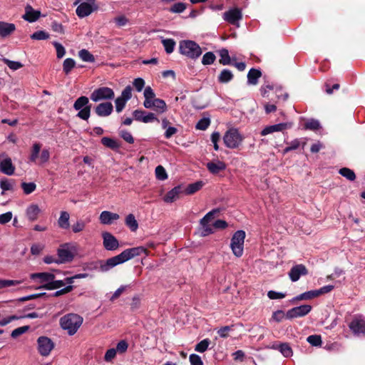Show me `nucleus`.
<instances>
[{
	"mask_svg": "<svg viewBox=\"0 0 365 365\" xmlns=\"http://www.w3.org/2000/svg\"><path fill=\"white\" fill-rule=\"evenodd\" d=\"M38 351L43 356H47L54 348V343L47 336H40L37 339Z\"/></svg>",
	"mask_w": 365,
	"mask_h": 365,
	"instance_id": "nucleus-9",
	"label": "nucleus"
},
{
	"mask_svg": "<svg viewBox=\"0 0 365 365\" xmlns=\"http://www.w3.org/2000/svg\"><path fill=\"white\" fill-rule=\"evenodd\" d=\"M179 52L191 59H197L202 54L200 46L194 41L182 40L179 43Z\"/></svg>",
	"mask_w": 365,
	"mask_h": 365,
	"instance_id": "nucleus-3",
	"label": "nucleus"
},
{
	"mask_svg": "<svg viewBox=\"0 0 365 365\" xmlns=\"http://www.w3.org/2000/svg\"><path fill=\"white\" fill-rule=\"evenodd\" d=\"M189 360L191 365H203L201 357L195 354H192L189 356Z\"/></svg>",
	"mask_w": 365,
	"mask_h": 365,
	"instance_id": "nucleus-64",
	"label": "nucleus"
},
{
	"mask_svg": "<svg viewBox=\"0 0 365 365\" xmlns=\"http://www.w3.org/2000/svg\"><path fill=\"white\" fill-rule=\"evenodd\" d=\"M16 26L14 24L0 21V36L6 37L15 31Z\"/></svg>",
	"mask_w": 365,
	"mask_h": 365,
	"instance_id": "nucleus-28",
	"label": "nucleus"
},
{
	"mask_svg": "<svg viewBox=\"0 0 365 365\" xmlns=\"http://www.w3.org/2000/svg\"><path fill=\"white\" fill-rule=\"evenodd\" d=\"M242 140L241 135L235 128L228 130L224 135L223 141L225 145L230 148H235L239 146Z\"/></svg>",
	"mask_w": 365,
	"mask_h": 365,
	"instance_id": "nucleus-8",
	"label": "nucleus"
},
{
	"mask_svg": "<svg viewBox=\"0 0 365 365\" xmlns=\"http://www.w3.org/2000/svg\"><path fill=\"white\" fill-rule=\"evenodd\" d=\"M30 277L34 280L38 279L40 283H45V284H48L51 283L52 279H55V275L49 272H38L31 274Z\"/></svg>",
	"mask_w": 365,
	"mask_h": 365,
	"instance_id": "nucleus-23",
	"label": "nucleus"
},
{
	"mask_svg": "<svg viewBox=\"0 0 365 365\" xmlns=\"http://www.w3.org/2000/svg\"><path fill=\"white\" fill-rule=\"evenodd\" d=\"M81 0H76L74 2V5H79L77 6L76 9V15L79 18H84L90 14H91L93 11H96L98 9V6L96 4V0H86V1L80 3Z\"/></svg>",
	"mask_w": 365,
	"mask_h": 365,
	"instance_id": "nucleus-5",
	"label": "nucleus"
},
{
	"mask_svg": "<svg viewBox=\"0 0 365 365\" xmlns=\"http://www.w3.org/2000/svg\"><path fill=\"white\" fill-rule=\"evenodd\" d=\"M153 108L155 111L160 113H163L167 110V105L165 102L160 98H155L151 101L150 108Z\"/></svg>",
	"mask_w": 365,
	"mask_h": 365,
	"instance_id": "nucleus-31",
	"label": "nucleus"
},
{
	"mask_svg": "<svg viewBox=\"0 0 365 365\" xmlns=\"http://www.w3.org/2000/svg\"><path fill=\"white\" fill-rule=\"evenodd\" d=\"M133 115L135 120L145 123H152L155 120L159 122V120L154 113H147L143 110H135L133 112Z\"/></svg>",
	"mask_w": 365,
	"mask_h": 365,
	"instance_id": "nucleus-14",
	"label": "nucleus"
},
{
	"mask_svg": "<svg viewBox=\"0 0 365 365\" xmlns=\"http://www.w3.org/2000/svg\"><path fill=\"white\" fill-rule=\"evenodd\" d=\"M220 60L219 62L223 66L231 65L232 59L229 55V51L227 48H222L219 51Z\"/></svg>",
	"mask_w": 365,
	"mask_h": 365,
	"instance_id": "nucleus-34",
	"label": "nucleus"
},
{
	"mask_svg": "<svg viewBox=\"0 0 365 365\" xmlns=\"http://www.w3.org/2000/svg\"><path fill=\"white\" fill-rule=\"evenodd\" d=\"M41 148V145L40 143H36L34 144L31 153L30 160H36L38 158Z\"/></svg>",
	"mask_w": 365,
	"mask_h": 365,
	"instance_id": "nucleus-60",
	"label": "nucleus"
},
{
	"mask_svg": "<svg viewBox=\"0 0 365 365\" xmlns=\"http://www.w3.org/2000/svg\"><path fill=\"white\" fill-rule=\"evenodd\" d=\"M120 218L117 213L111 212L110 211H103L99 216V220L103 225H111L115 220Z\"/></svg>",
	"mask_w": 365,
	"mask_h": 365,
	"instance_id": "nucleus-22",
	"label": "nucleus"
},
{
	"mask_svg": "<svg viewBox=\"0 0 365 365\" xmlns=\"http://www.w3.org/2000/svg\"><path fill=\"white\" fill-rule=\"evenodd\" d=\"M57 253L60 264L71 262L74 257V254L71 250V247L67 243L61 245Z\"/></svg>",
	"mask_w": 365,
	"mask_h": 365,
	"instance_id": "nucleus-13",
	"label": "nucleus"
},
{
	"mask_svg": "<svg viewBox=\"0 0 365 365\" xmlns=\"http://www.w3.org/2000/svg\"><path fill=\"white\" fill-rule=\"evenodd\" d=\"M242 19V11L238 8L230 9L223 14V19L229 24L240 26L239 21Z\"/></svg>",
	"mask_w": 365,
	"mask_h": 365,
	"instance_id": "nucleus-10",
	"label": "nucleus"
},
{
	"mask_svg": "<svg viewBox=\"0 0 365 365\" xmlns=\"http://www.w3.org/2000/svg\"><path fill=\"white\" fill-rule=\"evenodd\" d=\"M210 344L209 339H205L195 345V350L200 353L205 352Z\"/></svg>",
	"mask_w": 365,
	"mask_h": 365,
	"instance_id": "nucleus-44",
	"label": "nucleus"
},
{
	"mask_svg": "<svg viewBox=\"0 0 365 365\" xmlns=\"http://www.w3.org/2000/svg\"><path fill=\"white\" fill-rule=\"evenodd\" d=\"M94 110L98 116L107 117L112 113L113 106L110 102L101 103L96 106Z\"/></svg>",
	"mask_w": 365,
	"mask_h": 365,
	"instance_id": "nucleus-19",
	"label": "nucleus"
},
{
	"mask_svg": "<svg viewBox=\"0 0 365 365\" xmlns=\"http://www.w3.org/2000/svg\"><path fill=\"white\" fill-rule=\"evenodd\" d=\"M307 341L312 346H318L322 344V338L319 335H310L307 337Z\"/></svg>",
	"mask_w": 365,
	"mask_h": 365,
	"instance_id": "nucleus-56",
	"label": "nucleus"
},
{
	"mask_svg": "<svg viewBox=\"0 0 365 365\" xmlns=\"http://www.w3.org/2000/svg\"><path fill=\"white\" fill-rule=\"evenodd\" d=\"M73 108L78 110L76 116L80 119L88 120L91 115V105L89 103V99L86 96L78 98L73 104Z\"/></svg>",
	"mask_w": 365,
	"mask_h": 365,
	"instance_id": "nucleus-4",
	"label": "nucleus"
},
{
	"mask_svg": "<svg viewBox=\"0 0 365 365\" xmlns=\"http://www.w3.org/2000/svg\"><path fill=\"white\" fill-rule=\"evenodd\" d=\"M219 212L220 210L218 209H214L210 211L200 220V224H209V222L213 219L215 215H216Z\"/></svg>",
	"mask_w": 365,
	"mask_h": 365,
	"instance_id": "nucleus-52",
	"label": "nucleus"
},
{
	"mask_svg": "<svg viewBox=\"0 0 365 365\" xmlns=\"http://www.w3.org/2000/svg\"><path fill=\"white\" fill-rule=\"evenodd\" d=\"M339 173L340 175L350 181H354L356 179V175L354 172L348 168H341Z\"/></svg>",
	"mask_w": 365,
	"mask_h": 365,
	"instance_id": "nucleus-41",
	"label": "nucleus"
},
{
	"mask_svg": "<svg viewBox=\"0 0 365 365\" xmlns=\"http://www.w3.org/2000/svg\"><path fill=\"white\" fill-rule=\"evenodd\" d=\"M147 250L143 247H136L127 249L120 254L108 259L106 261L99 260L91 263L90 269L96 270L101 272H107L114 267L122 264L136 256L145 253Z\"/></svg>",
	"mask_w": 365,
	"mask_h": 365,
	"instance_id": "nucleus-1",
	"label": "nucleus"
},
{
	"mask_svg": "<svg viewBox=\"0 0 365 365\" xmlns=\"http://www.w3.org/2000/svg\"><path fill=\"white\" fill-rule=\"evenodd\" d=\"M76 66V61L71 58H67L63 63V71L66 75H68L71 70Z\"/></svg>",
	"mask_w": 365,
	"mask_h": 365,
	"instance_id": "nucleus-39",
	"label": "nucleus"
},
{
	"mask_svg": "<svg viewBox=\"0 0 365 365\" xmlns=\"http://www.w3.org/2000/svg\"><path fill=\"white\" fill-rule=\"evenodd\" d=\"M180 195H184L183 185H179L168 191L164 196L163 200L167 203H172L180 198Z\"/></svg>",
	"mask_w": 365,
	"mask_h": 365,
	"instance_id": "nucleus-15",
	"label": "nucleus"
},
{
	"mask_svg": "<svg viewBox=\"0 0 365 365\" xmlns=\"http://www.w3.org/2000/svg\"><path fill=\"white\" fill-rule=\"evenodd\" d=\"M278 349L282 354L285 357H289L292 355V349L287 343H283L279 345Z\"/></svg>",
	"mask_w": 365,
	"mask_h": 365,
	"instance_id": "nucleus-47",
	"label": "nucleus"
},
{
	"mask_svg": "<svg viewBox=\"0 0 365 365\" xmlns=\"http://www.w3.org/2000/svg\"><path fill=\"white\" fill-rule=\"evenodd\" d=\"M70 214L67 211H61L57 223L59 228L68 230L70 228Z\"/></svg>",
	"mask_w": 365,
	"mask_h": 365,
	"instance_id": "nucleus-25",
	"label": "nucleus"
},
{
	"mask_svg": "<svg viewBox=\"0 0 365 365\" xmlns=\"http://www.w3.org/2000/svg\"><path fill=\"white\" fill-rule=\"evenodd\" d=\"M216 57L214 53L209 51L205 53L202 58V63L203 65H210L214 63L215 61Z\"/></svg>",
	"mask_w": 365,
	"mask_h": 365,
	"instance_id": "nucleus-46",
	"label": "nucleus"
},
{
	"mask_svg": "<svg viewBox=\"0 0 365 365\" xmlns=\"http://www.w3.org/2000/svg\"><path fill=\"white\" fill-rule=\"evenodd\" d=\"M128 101L118 97L115 101V110L120 113L125 108Z\"/></svg>",
	"mask_w": 365,
	"mask_h": 365,
	"instance_id": "nucleus-62",
	"label": "nucleus"
},
{
	"mask_svg": "<svg viewBox=\"0 0 365 365\" xmlns=\"http://www.w3.org/2000/svg\"><path fill=\"white\" fill-rule=\"evenodd\" d=\"M41 16L40 11L34 10L33 7L27 4L25 7V14L23 15L22 18L30 23L36 21Z\"/></svg>",
	"mask_w": 365,
	"mask_h": 365,
	"instance_id": "nucleus-20",
	"label": "nucleus"
},
{
	"mask_svg": "<svg viewBox=\"0 0 365 365\" xmlns=\"http://www.w3.org/2000/svg\"><path fill=\"white\" fill-rule=\"evenodd\" d=\"M205 185L202 180H198L187 185H183V192L185 195H191L200 190Z\"/></svg>",
	"mask_w": 365,
	"mask_h": 365,
	"instance_id": "nucleus-21",
	"label": "nucleus"
},
{
	"mask_svg": "<svg viewBox=\"0 0 365 365\" xmlns=\"http://www.w3.org/2000/svg\"><path fill=\"white\" fill-rule=\"evenodd\" d=\"M86 227V222L82 220H77L73 225H72V231L74 233H78L80 232H82Z\"/></svg>",
	"mask_w": 365,
	"mask_h": 365,
	"instance_id": "nucleus-54",
	"label": "nucleus"
},
{
	"mask_svg": "<svg viewBox=\"0 0 365 365\" xmlns=\"http://www.w3.org/2000/svg\"><path fill=\"white\" fill-rule=\"evenodd\" d=\"M101 143L104 146L111 149H116L119 147L118 143L115 140L109 137H103L101 139Z\"/></svg>",
	"mask_w": 365,
	"mask_h": 365,
	"instance_id": "nucleus-40",
	"label": "nucleus"
},
{
	"mask_svg": "<svg viewBox=\"0 0 365 365\" xmlns=\"http://www.w3.org/2000/svg\"><path fill=\"white\" fill-rule=\"evenodd\" d=\"M129 285H121L110 297V300L113 302L116 299H118L128 288H129Z\"/></svg>",
	"mask_w": 365,
	"mask_h": 365,
	"instance_id": "nucleus-61",
	"label": "nucleus"
},
{
	"mask_svg": "<svg viewBox=\"0 0 365 365\" xmlns=\"http://www.w3.org/2000/svg\"><path fill=\"white\" fill-rule=\"evenodd\" d=\"M245 235V231L237 230L234 233L231 239V250L234 255L237 257H241L243 254Z\"/></svg>",
	"mask_w": 365,
	"mask_h": 365,
	"instance_id": "nucleus-6",
	"label": "nucleus"
},
{
	"mask_svg": "<svg viewBox=\"0 0 365 365\" xmlns=\"http://www.w3.org/2000/svg\"><path fill=\"white\" fill-rule=\"evenodd\" d=\"M120 136L127 143L132 144L134 143V138L131 133L125 130H122L119 133Z\"/></svg>",
	"mask_w": 365,
	"mask_h": 365,
	"instance_id": "nucleus-59",
	"label": "nucleus"
},
{
	"mask_svg": "<svg viewBox=\"0 0 365 365\" xmlns=\"http://www.w3.org/2000/svg\"><path fill=\"white\" fill-rule=\"evenodd\" d=\"M49 38V34L44 31H38L34 32L31 38L34 40H46Z\"/></svg>",
	"mask_w": 365,
	"mask_h": 365,
	"instance_id": "nucleus-55",
	"label": "nucleus"
},
{
	"mask_svg": "<svg viewBox=\"0 0 365 365\" xmlns=\"http://www.w3.org/2000/svg\"><path fill=\"white\" fill-rule=\"evenodd\" d=\"M143 95L145 98L143 106L145 108H150L151 101L156 98L155 93L151 87L147 86L144 90Z\"/></svg>",
	"mask_w": 365,
	"mask_h": 365,
	"instance_id": "nucleus-29",
	"label": "nucleus"
},
{
	"mask_svg": "<svg viewBox=\"0 0 365 365\" xmlns=\"http://www.w3.org/2000/svg\"><path fill=\"white\" fill-rule=\"evenodd\" d=\"M125 225L130 229L131 231L135 232L138 228V224L133 214H129L125 218Z\"/></svg>",
	"mask_w": 365,
	"mask_h": 365,
	"instance_id": "nucleus-36",
	"label": "nucleus"
},
{
	"mask_svg": "<svg viewBox=\"0 0 365 365\" xmlns=\"http://www.w3.org/2000/svg\"><path fill=\"white\" fill-rule=\"evenodd\" d=\"M262 72L259 69L251 68L247 73V83L250 85H257L258 79L261 77Z\"/></svg>",
	"mask_w": 365,
	"mask_h": 365,
	"instance_id": "nucleus-30",
	"label": "nucleus"
},
{
	"mask_svg": "<svg viewBox=\"0 0 365 365\" xmlns=\"http://www.w3.org/2000/svg\"><path fill=\"white\" fill-rule=\"evenodd\" d=\"M21 187L24 190V194L29 195L32 193L36 188V185L34 182H22Z\"/></svg>",
	"mask_w": 365,
	"mask_h": 365,
	"instance_id": "nucleus-50",
	"label": "nucleus"
},
{
	"mask_svg": "<svg viewBox=\"0 0 365 365\" xmlns=\"http://www.w3.org/2000/svg\"><path fill=\"white\" fill-rule=\"evenodd\" d=\"M78 56L84 62L93 63L95 61L94 56L86 49L80 50Z\"/></svg>",
	"mask_w": 365,
	"mask_h": 365,
	"instance_id": "nucleus-38",
	"label": "nucleus"
},
{
	"mask_svg": "<svg viewBox=\"0 0 365 365\" xmlns=\"http://www.w3.org/2000/svg\"><path fill=\"white\" fill-rule=\"evenodd\" d=\"M312 310V306L304 304L289 309L286 313V318L292 319L297 317H302L308 314Z\"/></svg>",
	"mask_w": 365,
	"mask_h": 365,
	"instance_id": "nucleus-11",
	"label": "nucleus"
},
{
	"mask_svg": "<svg viewBox=\"0 0 365 365\" xmlns=\"http://www.w3.org/2000/svg\"><path fill=\"white\" fill-rule=\"evenodd\" d=\"M320 123L316 119H309L304 124V128L310 130H317L320 128Z\"/></svg>",
	"mask_w": 365,
	"mask_h": 365,
	"instance_id": "nucleus-43",
	"label": "nucleus"
},
{
	"mask_svg": "<svg viewBox=\"0 0 365 365\" xmlns=\"http://www.w3.org/2000/svg\"><path fill=\"white\" fill-rule=\"evenodd\" d=\"M0 171L7 175H12L15 172V166L11 161H0Z\"/></svg>",
	"mask_w": 365,
	"mask_h": 365,
	"instance_id": "nucleus-32",
	"label": "nucleus"
},
{
	"mask_svg": "<svg viewBox=\"0 0 365 365\" xmlns=\"http://www.w3.org/2000/svg\"><path fill=\"white\" fill-rule=\"evenodd\" d=\"M103 246L107 250H115L119 247V243L115 237L108 232L102 234Z\"/></svg>",
	"mask_w": 365,
	"mask_h": 365,
	"instance_id": "nucleus-16",
	"label": "nucleus"
},
{
	"mask_svg": "<svg viewBox=\"0 0 365 365\" xmlns=\"http://www.w3.org/2000/svg\"><path fill=\"white\" fill-rule=\"evenodd\" d=\"M128 347V342L125 340H121L117 344L116 348L115 349L116 350V352L123 354L127 351Z\"/></svg>",
	"mask_w": 365,
	"mask_h": 365,
	"instance_id": "nucleus-63",
	"label": "nucleus"
},
{
	"mask_svg": "<svg viewBox=\"0 0 365 365\" xmlns=\"http://www.w3.org/2000/svg\"><path fill=\"white\" fill-rule=\"evenodd\" d=\"M3 62L13 71H16L23 67V64L19 61H11L8 58H4Z\"/></svg>",
	"mask_w": 365,
	"mask_h": 365,
	"instance_id": "nucleus-45",
	"label": "nucleus"
},
{
	"mask_svg": "<svg viewBox=\"0 0 365 365\" xmlns=\"http://www.w3.org/2000/svg\"><path fill=\"white\" fill-rule=\"evenodd\" d=\"M64 285H65L64 281L55 280V279H53L51 281V283H49L48 284H44L43 286V287L46 289H48V290H52V289L61 288V287H63Z\"/></svg>",
	"mask_w": 365,
	"mask_h": 365,
	"instance_id": "nucleus-42",
	"label": "nucleus"
},
{
	"mask_svg": "<svg viewBox=\"0 0 365 365\" xmlns=\"http://www.w3.org/2000/svg\"><path fill=\"white\" fill-rule=\"evenodd\" d=\"M293 123L291 122L280 123L274 125H267L261 130L260 135L262 136H265L275 132H284L286 130L290 129Z\"/></svg>",
	"mask_w": 365,
	"mask_h": 365,
	"instance_id": "nucleus-12",
	"label": "nucleus"
},
{
	"mask_svg": "<svg viewBox=\"0 0 365 365\" xmlns=\"http://www.w3.org/2000/svg\"><path fill=\"white\" fill-rule=\"evenodd\" d=\"M114 97L113 90L105 86L95 89L90 96L91 100L93 102L113 100Z\"/></svg>",
	"mask_w": 365,
	"mask_h": 365,
	"instance_id": "nucleus-7",
	"label": "nucleus"
},
{
	"mask_svg": "<svg viewBox=\"0 0 365 365\" xmlns=\"http://www.w3.org/2000/svg\"><path fill=\"white\" fill-rule=\"evenodd\" d=\"M83 319L81 316L69 313L61 317L59 324L62 329L65 330L69 336L74 335L81 327Z\"/></svg>",
	"mask_w": 365,
	"mask_h": 365,
	"instance_id": "nucleus-2",
	"label": "nucleus"
},
{
	"mask_svg": "<svg viewBox=\"0 0 365 365\" xmlns=\"http://www.w3.org/2000/svg\"><path fill=\"white\" fill-rule=\"evenodd\" d=\"M317 297V293L316 290H311L308 292H305L293 299V301H299V300H307L313 298Z\"/></svg>",
	"mask_w": 365,
	"mask_h": 365,
	"instance_id": "nucleus-37",
	"label": "nucleus"
},
{
	"mask_svg": "<svg viewBox=\"0 0 365 365\" xmlns=\"http://www.w3.org/2000/svg\"><path fill=\"white\" fill-rule=\"evenodd\" d=\"M219 212L220 210L218 209H214L210 211L200 220V224H209V222L213 219L215 215H216Z\"/></svg>",
	"mask_w": 365,
	"mask_h": 365,
	"instance_id": "nucleus-53",
	"label": "nucleus"
},
{
	"mask_svg": "<svg viewBox=\"0 0 365 365\" xmlns=\"http://www.w3.org/2000/svg\"><path fill=\"white\" fill-rule=\"evenodd\" d=\"M40 212L41 210L38 205L31 204L26 210V215L29 221L34 222L38 219Z\"/></svg>",
	"mask_w": 365,
	"mask_h": 365,
	"instance_id": "nucleus-24",
	"label": "nucleus"
},
{
	"mask_svg": "<svg viewBox=\"0 0 365 365\" xmlns=\"http://www.w3.org/2000/svg\"><path fill=\"white\" fill-rule=\"evenodd\" d=\"M155 176L159 180H165L168 178L167 173L162 165H158L155 168Z\"/></svg>",
	"mask_w": 365,
	"mask_h": 365,
	"instance_id": "nucleus-49",
	"label": "nucleus"
},
{
	"mask_svg": "<svg viewBox=\"0 0 365 365\" xmlns=\"http://www.w3.org/2000/svg\"><path fill=\"white\" fill-rule=\"evenodd\" d=\"M16 181L14 179L3 178L0 180V188L1 195H4L6 191H14Z\"/></svg>",
	"mask_w": 365,
	"mask_h": 365,
	"instance_id": "nucleus-26",
	"label": "nucleus"
},
{
	"mask_svg": "<svg viewBox=\"0 0 365 365\" xmlns=\"http://www.w3.org/2000/svg\"><path fill=\"white\" fill-rule=\"evenodd\" d=\"M349 329L356 335L365 334V319L354 318L349 325Z\"/></svg>",
	"mask_w": 365,
	"mask_h": 365,
	"instance_id": "nucleus-18",
	"label": "nucleus"
},
{
	"mask_svg": "<svg viewBox=\"0 0 365 365\" xmlns=\"http://www.w3.org/2000/svg\"><path fill=\"white\" fill-rule=\"evenodd\" d=\"M186 4L182 2L174 4L169 9L171 13L180 14L186 9Z\"/></svg>",
	"mask_w": 365,
	"mask_h": 365,
	"instance_id": "nucleus-48",
	"label": "nucleus"
},
{
	"mask_svg": "<svg viewBox=\"0 0 365 365\" xmlns=\"http://www.w3.org/2000/svg\"><path fill=\"white\" fill-rule=\"evenodd\" d=\"M207 168L210 173L217 174L226 168L224 161H209L207 163Z\"/></svg>",
	"mask_w": 365,
	"mask_h": 365,
	"instance_id": "nucleus-27",
	"label": "nucleus"
},
{
	"mask_svg": "<svg viewBox=\"0 0 365 365\" xmlns=\"http://www.w3.org/2000/svg\"><path fill=\"white\" fill-rule=\"evenodd\" d=\"M162 44L165 48V52L170 54L173 52L176 42L173 38H163Z\"/></svg>",
	"mask_w": 365,
	"mask_h": 365,
	"instance_id": "nucleus-35",
	"label": "nucleus"
},
{
	"mask_svg": "<svg viewBox=\"0 0 365 365\" xmlns=\"http://www.w3.org/2000/svg\"><path fill=\"white\" fill-rule=\"evenodd\" d=\"M21 283L20 281L18 280H12V279H0V289L16 286Z\"/></svg>",
	"mask_w": 365,
	"mask_h": 365,
	"instance_id": "nucleus-58",
	"label": "nucleus"
},
{
	"mask_svg": "<svg viewBox=\"0 0 365 365\" xmlns=\"http://www.w3.org/2000/svg\"><path fill=\"white\" fill-rule=\"evenodd\" d=\"M233 77L232 72L229 69L225 68L220 72L218 76V81L221 83H227L232 80Z\"/></svg>",
	"mask_w": 365,
	"mask_h": 365,
	"instance_id": "nucleus-33",
	"label": "nucleus"
},
{
	"mask_svg": "<svg viewBox=\"0 0 365 365\" xmlns=\"http://www.w3.org/2000/svg\"><path fill=\"white\" fill-rule=\"evenodd\" d=\"M53 46L56 50V56L58 58H63L66 54L65 48L58 42L54 41L53 43Z\"/></svg>",
	"mask_w": 365,
	"mask_h": 365,
	"instance_id": "nucleus-57",
	"label": "nucleus"
},
{
	"mask_svg": "<svg viewBox=\"0 0 365 365\" xmlns=\"http://www.w3.org/2000/svg\"><path fill=\"white\" fill-rule=\"evenodd\" d=\"M308 274L307 269L302 264H297L292 267L289 272V277L292 282H297L301 276H305Z\"/></svg>",
	"mask_w": 365,
	"mask_h": 365,
	"instance_id": "nucleus-17",
	"label": "nucleus"
},
{
	"mask_svg": "<svg viewBox=\"0 0 365 365\" xmlns=\"http://www.w3.org/2000/svg\"><path fill=\"white\" fill-rule=\"evenodd\" d=\"M210 124V120L209 118H201L196 124L195 128L197 130H205Z\"/></svg>",
	"mask_w": 365,
	"mask_h": 365,
	"instance_id": "nucleus-51",
	"label": "nucleus"
}]
</instances>
